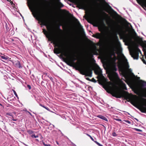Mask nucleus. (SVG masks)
Segmentation results:
<instances>
[{"label": "nucleus", "mask_w": 146, "mask_h": 146, "mask_svg": "<svg viewBox=\"0 0 146 146\" xmlns=\"http://www.w3.org/2000/svg\"><path fill=\"white\" fill-rule=\"evenodd\" d=\"M33 6L34 8L38 12L42 17V18L39 19V20L40 21L43 25H46L47 24V22L46 20L45 19L44 11L41 7L38 6L36 4H34Z\"/></svg>", "instance_id": "nucleus-1"}, {"label": "nucleus", "mask_w": 146, "mask_h": 146, "mask_svg": "<svg viewBox=\"0 0 146 146\" xmlns=\"http://www.w3.org/2000/svg\"><path fill=\"white\" fill-rule=\"evenodd\" d=\"M51 39L56 46L60 48V51H57L58 52H57L56 51L54 50V52L55 54H59L61 52H62V53H64L65 56H68V53L65 50L64 47L60 45L58 41L55 38H52Z\"/></svg>", "instance_id": "nucleus-2"}, {"label": "nucleus", "mask_w": 146, "mask_h": 146, "mask_svg": "<svg viewBox=\"0 0 146 146\" xmlns=\"http://www.w3.org/2000/svg\"><path fill=\"white\" fill-rule=\"evenodd\" d=\"M131 103L133 106L138 108H139L138 107H139L140 108V109H139V110L142 112L144 113H146V104L141 105L139 102L136 100H132Z\"/></svg>", "instance_id": "nucleus-3"}, {"label": "nucleus", "mask_w": 146, "mask_h": 146, "mask_svg": "<svg viewBox=\"0 0 146 146\" xmlns=\"http://www.w3.org/2000/svg\"><path fill=\"white\" fill-rule=\"evenodd\" d=\"M141 53L140 50L138 48H137L136 50H134L132 53L130 52V54L131 57H133L134 59L137 60L139 58V52Z\"/></svg>", "instance_id": "nucleus-4"}, {"label": "nucleus", "mask_w": 146, "mask_h": 146, "mask_svg": "<svg viewBox=\"0 0 146 146\" xmlns=\"http://www.w3.org/2000/svg\"><path fill=\"white\" fill-rule=\"evenodd\" d=\"M4 24H5V26L6 29L5 31L6 33H7L8 31H9L11 29V26L8 23L7 24V23L6 22H5Z\"/></svg>", "instance_id": "nucleus-5"}, {"label": "nucleus", "mask_w": 146, "mask_h": 146, "mask_svg": "<svg viewBox=\"0 0 146 146\" xmlns=\"http://www.w3.org/2000/svg\"><path fill=\"white\" fill-rule=\"evenodd\" d=\"M93 36L98 39H99L102 40L103 39V36L101 34L98 33H96L95 35H93Z\"/></svg>", "instance_id": "nucleus-6"}, {"label": "nucleus", "mask_w": 146, "mask_h": 146, "mask_svg": "<svg viewBox=\"0 0 146 146\" xmlns=\"http://www.w3.org/2000/svg\"><path fill=\"white\" fill-rule=\"evenodd\" d=\"M86 73L87 75V76H89L90 77H91L92 76V71L91 70H90V71L89 70L87 69L86 68Z\"/></svg>", "instance_id": "nucleus-7"}, {"label": "nucleus", "mask_w": 146, "mask_h": 146, "mask_svg": "<svg viewBox=\"0 0 146 146\" xmlns=\"http://www.w3.org/2000/svg\"><path fill=\"white\" fill-rule=\"evenodd\" d=\"M0 57L2 59L5 60H8L9 59V57L5 55H0Z\"/></svg>", "instance_id": "nucleus-8"}, {"label": "nucleus", "mask_w": 146, "mask_h": 146, "mask_svg": "<svg viewBox=\"0 0 146 146\" xmlns=\"http://www.w3.org/2000/svg\"><path fill=\"white\" fill-rule=\"evenodd\" d=\"M97 117L102 119L104 120L107 121H108L107 119L105 117L101 115H99L97 116Z\"/></svg>", "instance_id": "nucleus-9"}, {"label": "nucleus", "mask_w": 146, "mask_h": 146, "mask_svg": "<svg viewBox=\"0 0 146 146\" xmlns=\"http://www.w3.org/2000/svg\"><path fill=\"white\" fill-rule=\"evenodd\" d=\"M124 58L125 59V62L126 64V67L127 69H129V66L128 64V63L127 62V60L126 58L123 55Z\"/></svg>", "instance_id": "nucleus-10"}, {"label": "nucleus", "mask_w": 146, "mask_h": 146, "mask_svg": "<svg viewBox=\"0 0 146 146\" xmlns=\"http://www.w3.org/2000/svg\"><path fill=\"white\" fill-rule=\"evenodd\" d=\"M140 84L142 87L146 86V82L143 80L140 81Z\"/></svg>", "instance_id": "nucleus-11"}, {"label": "nucleus", "mask_w": 146, "mask_h": 146, "mask_svg": "<svg viewBox=\"0 0 146 146\" xmlns=\"http://www.w3.org/2000/svg\"><path fill=\"white\" fill-rule=\"evenodd\" d=\"M60 0H58V2L59 4V6L60 7H62L64 6V5L60 1Z\"/></svg>", "instance_id": "nucleus-12"}, {"label": "nucleus", "mask_w": 146, "mask_h": 146, "mask_svg": "<svg viewBox=\"0 0 146 146\" xmlns=\"http://www.w3.org/2000/svg\"><path fill=\"white\" fill-rule=\"evenodd\" d=\"M9 33L11 35H13L14 33V31L13 30V29H11V31H9Z\"/></svg>", "instance_id": "nucleus-13"}, {"label": "nucleus", "mask_w": 146, "mask_h": 146, "mask_svg": "<svg viewBox=\"0 0 146 146\" xmlns=\"http://www.w3.org/2000/svg\"><path fill=\"white\" fill-rule=\"evenodd\" d=\"M40 105L41 106H42V107H43V108H45V109H46L47 110H48V111H49V109L48 108V107H45V106H44L43 105H42V104H40Z\"/></svg>", "instance_id": "nucleus-14"}, {"label": "nucleus", "mask_w": 146, "mask_h": 146, "mask_svg": "<svg viewBox=\"0 0 146 146\" xmlns=\"http://www.w3.org/2000/svg\"><path fill=\"white\" fill-rule=\"evenodd\" d=\"M27 132L29 134H32L33 133V132L31 130H27Z\"/></svg>", "instance_id": "nucleus-15"}, {"label": "nucleus", "mask_w": 146, "mask_h": 146, "mask_svg": "<svg viewBox=\"0 0 146 146\" xmlns=\"http://www.w3.org/2000/svg\"><path fill=\"white\" fill-rule=\"evenodd\" d=\"M31 137L33 138H37L38 137V135H36L35 134H32L31 135Z\"/></svg>", "instance_id": "nucleus-16"}, {"label": "nucleus", "mask_w": 146, "mask_h": 146, "mask_svg": "<svg viewBox=\"0 0 146 146\" xmlns=\"http://www.w3.org/2000/svg\"><path fill=\"white\" fill-rule=\"evenodd\" d=\"M13 90V91L14 94H15V96L17 97L18 98V95H17V94L16 93V92H15V90Z\"/></svg>", "instance_id": "nucleus-17"}, {"label": "nucleus", "mask_w": 146, "mask_h": 146, "mask_svg": "<svg viewBox=\"0 0 146 146\" xmlns=\"http://www.w3.org/2000/svg\"><path fill=\"white\" fill-rule=\"evenodd\" d=\"M123 76L125 79H127V75L126 73H125Z\"/></svg>", "instance_id": "nucleus-18"}, {"label": "nucleus", "mask_w": 146, "mask_h": 146, "mask_svg": "<svg viewBox=\"0 0 146 146\" xmlns=\"http://www.w3.org/2000/svg\"><path fill=\"white\" fill-rule=\"evenodd\" d=\"M94 142L96 143L99 146H103L101 144L99 143L98 142L95 141Z\"/></svg>", "instance_id": "nucleus-19"}, {"label": "nucleus", "mask_w": 146, "mask_h": 146, "mask_svg": "<svg viewBox=\"0 0 146 146\" xmlns=\"http://www.w3.org/2000/svg\"><path fill=\"white\" fill-rule=\"evenodd\" d=\"M6 115H10V116H11L12 117V118H13V115L11 113H6Z\"/></svg>", "instance_id": "nucleus-20"}, {"label": "nucleus", "mask_w": 146, "mask_h": 146, "mask_svg": "<svg viewBox=\"0 0 146 146\" xmlns=\"http://www.w3.org/2000/svg\"><path fill=\"white\" fill-rule=\"evenodd\" d=\"M112 135L113 137H116L117 136V134L115 132L112 133Z\"/></svg>", "instance_id": "nucleus-21"}, {"label": "nucleus", "mask_w": 146, "mask_h": 146, "mask_svg": "<svg viewBox=\"0 0 146 146\" xmlns=\"http://www.w3.org/2000/svg\"><path fill=\"white\" fill-rule=\"evenodd\" d=\"M43 145L45 146H51V145L50 144H45V143L43 142Z\"/></svg>", "instance_id": "nucleus-22"}, {"label": "nucleus", "mask_w": 146, "mask_h": 146, "mask_svg": "<svg viewBox=\"0 0 146 146\" xmlns=\"http://www.w3.org/2000/svg\"><path fill=\"white\" fill-rule=\"evenodd\" d=\"M48 76L49 78L51 80V81L52 82H53V78L51 77H49Z\"/></svg>", "instance_id": "nucleus-23"}, {"label": "nucleus", "mask_w": 146, "mask_h": 146, "mask_svg": "<svg viewBox=\"0 0 146 146\" xmlns=\"http://www.w3.org/2000/svg\"><path fill=\"white\" fill-rule=\"evenodd\" d=\"M124 121L125 122L129 124H131V122L128 120H124Z\"/></svg>", "instance_id": "nucleus-24"}, {"label": "nucleus", "mask_w": 146, "mask_h": 146, "mask_svg": "<svg viewBox=\"0 0 146 146\" xmlns=\"http://www.w3.org/2000/svg\"><path fill=\"white\" fill-rule=\"evenodd\" d=\"M135 129L136 130V131H140V132H141L142 131L140 129H137V128H135Z\"/></svg>", "instance_id": "nucleus-25"}, {"label": "nucleus", "mask_w": 146, "mask_h": 146, "mask_svg": "<svg viewBox=\"0 0 146 146\" xmlns=\"http://www.w3.org/2000/svg\"><path fill=\"white\" fill-rule=\"evenodd\" d=\"M18 65V67L19 68H22V66H21V65L20 63L19 62Z\"/></svg>", "instance_id": "nucleus-26"}, {"label": "nucleus", "mask_w": 146, "mask_h": 146, "mask_svg": "<svg viewBox=\"0 0 146 146\" xmlns=\"http://www.w3.org/2000/svg\"><path fill=\"white\" fill-rule=\"evenodd\" d=\"M27 87L29 89V90H31V86L29 85H27Z\"/></svg>", "instance_id": "nucleus-27"}, {"label": "nucleus", "mask_w": 146, "mask_h": 146, "mask_svg": "<svg viewBox=\"0 0 146 146\" xmlns=\"http://www.w3.org/2000/svg\"><path fill=\"white\" fill-rule=\"evenodd\" d=\"M114 119L117 121H121V119Z\"/></svg>", "instance_id": "nucleus-28"}, {"label": "nucleus", "mask_w": 146, "mask_h": 146, "mask_svg": "<svg viewBox=\"0 0 146 146\" xmlns=\"http://www.w3.org/2000/svg\"><path fill=\"white\" fill-rule=\"evenodd\" d=\"M109 8L111 10L113 11L114 10L110 6H108Z\"/></svg>", "instance_id": "nucleus-29"}, {"label": "nucleus", "mask_w": 146, "mask_h": 146, "mask_svg": "<svg viewBox=\"0 0 146 146\" xmlns=\"http://www.w3.org/2000/svg\"><path fill=\"white\" fill-rule=\"evenodd\" d=\"M142 60L143 61V63L144 64H146V61L145 60H144V59Z\"/></svg>", "instance_id": "nucleus-30"}, {"label": "nucleus", "mask_w": 146, "mask_h": 146, "mask_svg": "<svg viewBox=\"0 0 146 146\" xmlns=\"http://www.w3.org/2000/svg\"><path fill=\"white\" fill-rule=\"evenodd\" d=\"M92 81L93 82H96V80L94 79V78H93L92 79Z\"/></svg>", "instance_id": "nucleus-31"}, {"label": "nucleus", "mask_w": 146, "mask_h": 146, "mask_svg": "<svg viewBox=\"0 0 146 146\" xmlns=\"http://www.w3.org/2000/svg\"><path fill=\"white\" fill-rule=\"evenodd\" d=\"M72 60H73V61H74L76 60H77V58H72Z\"/></svg>", "instance_id": "nucleus-32"}, {"label": "nucleus", "mask_w": 146, "mask_h": 146, "mask_svg": "<svg viewBox=\"0 0 146 146\" xmlns=\"http://www.w3.org/2000/svg\"><path fill=\"white\" fill-rule=\"evenodd\" d=\"M109 93H110L111 94H112V93L113 92L112 91V90H111V91H110L109 92H108Z\"/></svg>", "instance_id": "nucleus-33"}, {"label": "nucleus", "mask_w": 146, "mask_h": 146, "mask_svg": "<svg viewBox=\"0 0 146 146\" xmlns=\"http://www.w3.org/2000/svg\"><path fill=\"white\" fill-rule=\"evenodd\" d=\"M132 69L131 68L129 69V71L130 72H132Z\"/></svg>", "instance_id": "nucleus-34"}, {"label": "nucleus", "mask_w": 146, "mask_h": 146, "mask_svg": "<svg viewBox=\"0 0 146 146\" xmlns=\"http://www.w3.org/2000/svg\"><path fill=\"white\" fill-rule=\"evenodd\" d=\"M27 112L29 113V114H30L31 116H32V115L31 114V113L29 111H27Z\"/></svg>", "instance_id": "nucleus-35"}, {"label": "nucleus", "mask_w": 146, "mask_h": 146, "mask_svg": "<svg viewBox=\"0 0 146 146\" xmlns=\"http://www.w3.org/2000/svg\"><path fill=\"white\" fill-rule=\"evenodd\" d=\"M90 138H91V139L93 141H94V139H93V138L91 137V136H90Z\"/></svg>", "instance_id": "nucleus-36"}, {"label": "nucleus", "mask_w": 146, "mask_h": 146, "mask_svg": "<svg viewBox=\"0 0 146 146\" xmlns=\"http://www.w3.org/2000/svg\"><path fill=\"white\" fill-rule=\"evenodd\" d=\"M12 120L13 121H17V119H13H13H12Z\"/></svg>", "instance_id": "nucleus-37"}, {"label": "nucleus", "mask_w": 146, "mask_h": 146, "mask_svg": "<svg viewBox=\"0 0 146 146\" xmlns=\"http://www.w3.org/2000/svg\"><path fill=\"white\" fill-rule=\"evenodd\" d=\"M86 79L87 80H88L90 81V79H89V78H86Z\"/></svg>", "instance_id": "nucleus-38"}, {"label": "nucleus", "mask_w": 146, "mask_h": 146, "mask_svg": "<svg viewBox=\"0 0 146 146\" xmlns=\"http://www.w3.org/2000/svg\"><path fill=\"white\" fill-rule=\"evenodd\" d=\"M86 134L88 136H89L90 137V136H91L90 135L88 134Z\"/></svg>", "instance_id": "nucleus-39"}, {"label": "nucleus", "mask_w": 146, "mask_h": 146, "mask_svg": "<svg viewBox=\"0 0 146 146\" xmlns=\"http://www.w3.org/2000/svg\"><path fill=\"white\" fill-rule=\"evenodd\" d=\"M135 119L136 120V121H139V120L137 119L136 118H135Z\"/></svg>", "instance_id": "nucleus-40"}, {"label": "nucleus", "mask_w": 146, "mask_h": 146, "mask_svg": "<svg viewBox=\"0 0 146 146\" xmlns=\"http://www.w3.org/2000/svg\"><path fill=\"white\" fill-rule=\"evenodd\" d=\"M56 143H57L58 145H59V143H58V141H56Z\"/></svg>", "instance_id": "nucleus-41"}, {"label": "nucleus", "mask_w": 146, "mask_h": 146, "mask_svg": "<svg viewBox=\"0 0 146 146\" xmlns=\"http://www.w3.org/2000/svg\"><path fill=\"white\" fill-rule=\"evenodd\" d=\"M113 95V96H114V97H116V96H115V95Z\"/></svg>", "instance_id": "nucleus-42"}, {"label": "nucleus", "mask_w": 146, "mask_h": 146, "mask_svg": "<svg viewBox=\"0 0 146 146\" xmlns=\"http://www.w3.org/2000/svg\"><path fill=\"white\" fill-rule=\"evenodd\" d=\"M126 112V113H127L128 115H130V114L129 113H128L127 112Z\"/></svg>", "instance_id": "nucleus-43"}, {"label": "nucleus", "mask_w": 146, "mask_h": 146, "mask_svg": "<svg viewBox=\"0 0 146 146\" xmlns=\"http://www.w3.org/2000/svg\"><path fill=\"white\" fill-rule=\"evenodd\" d=\"M24 144L26 146L27 145H26V144H25V143H24Z\"/></svg>", "instance_id": "nucleus-44"}, {"label": "nucleus", "mask_w": 146, "mask_h": 146, "mask_svg": "<svg viewBox=\"0 0 146 146\" xmlns=\"http://www.w3.org/2000/svg\"><path fill=\"white\" fill-rule=\"evenodd\" d=\"M79 25H80V26H81V27L82 26L81 25V24L80 23H79Z\"/></svg>", "instance_id": "nucleus-45"}, {"label": "nucleus", "mask_w": 146, "mask_h": 146, "mask_svg": "<svg viewBox=\"0 0 146 146\" xmlns=\"http://www.w3.org/2000/svg\"><path fill=\"white\" fill-rule=\"evenodd\" d=\"M117 98H121V97L120 96H119V97H117Z\"/></svg>", "instance_id": "nucleus-46"}, {"label": "nucleus", "mask_w": 146, "mask_h": 146, "mask_svg": "<svg viewBox=\"0 0 146 146\" xmlns=\"http://www.w3.org/2000/svg\"><path fill=\"white\" fill-rule=\"evenodd\" d=\"M92 21H93V22H94V19H92Z\"/></svg>", "instance_id": "nucleus-47"}, {"label": "nucleus", "mask_w": 146, "mask_h": 146, "mask_svg": "<svg viewBox=\"0 0 146 146\" xmlns=\"http://www.w3.org/2000/svg\"><path fill=\"white\" fill-rule=\"evenodd\" d=\"M0 105L1 106H2V105L1 104H0Z\"/></svg>", "instance_id": "nucleus-48"}, {"label": "nucleus", "mask_w": 146, "mask_h": 146, "mask_svg": "<svg viewBox=\"0 0 146 146\" xmlns=\"http://www.w3.org/2000/svg\"><path fill=\"white\" fill-rule=\"evenodd\" d=\"M123 85H125V84L124 83H123Z\"/></svg>", "instance_id": "nucleus-49"}, {"label": "nucleus", "mask_w": 146, "mask_h": 146, "mask_svg": "<svg viewBox=\"0 0 146 146\" xmlns=\"http://www.w3.org/2000/svg\"><path fill=\"white\" fill-rule=\"evenodd\" d=\"M27 110H25V111L27 112Z\"/></svg>", "instance_id": "nucleus-50"}, {"label": "nucleus", "mask_w": 146, "mask_h": 146, "mask_svg": "<svg viewBox=\"0 0 146 146\" xmlns=\"http://www.w3.org/2000/svg\"><path fill=\"white\" fill-rule=\"evenodd\" d=\"M31 8V7H29V9H30Z\"/></svg>", "instance_id": "nucleus-51"}, {"label": "nucleus", "mask_w": 146, "mask_h": 146, "mask_svg": "<svg viewBox=\"0 0 146 146\" xmlns=\"http://www.w3.org/2000/svg\"><path fill=\"white\" fill-rule=\"evenodd\" d=\"M140 78V77H138V79H139Z\"/></svg>", "instance_id": "nucleus-52"}, {"label": "nucleus", "mask_w": 146, "mask_h": 146, "mask_svg": "<svg viewBox=\"0 0 146 146\" xmlns=\"http://www.w3.org/2000/svg\"><path fill=\"white\" fill-rule=\"evenodd\" d=\"M129 24H130V23H128Z\"/></svg>", "instance_id": "nucleus-53"}, {"label": "nucleus", "mask_w": 146, "mask_h": 146, "mask_svg": "<svg viewBox=\"0 0 146 146\" xmlns=\"http://www.w3.org/2000/svg\"><path fill=\"white\" fill-rule=\"evenodd\" d=\"M97 26V25H96V26Z\"/></svg>", "instance_id": "nucleus-54"}, {"label": "nucleus", "mask_w": 146, "mask_h": 146, "mask_svg": "<svg viewBox=\"0 0 146 146\" xmlns=\"http://www.w3.org/2000/svg\"><path fill=\"white\" fill-rule=\"evenodd\" d=\"M26 146H29L27 145Z\"/></svg>", "instance_id": "nucleus-55"}, {"label": "nucleus", "mask_w": 146, "mask_h": 146, "mask_svg": "<svg viewBox=\"0 0 146 146\" xmlns=\"http://www.w3.org/2000/svg\"><path fill=\"white\" fill-rule=\"evenodd\" d=\"M75 145V146H76L75 145Z\"/></svg>", "instance_id": "nucleus-56"}, {"label": "nucleus", "mask_w": 146, "mask_h": 146, "mask_svg": "<svg viewBox=\"0 0 146 146\" xmlns=\"http://www.w3.org/2000/svg\"><path fill=\"white\" fill-rule=\"evenodd\" d=\"M10 146H12L11 145H10Z\"/></svg>", "instance_id": "nucleus-57"}]
</instances>
